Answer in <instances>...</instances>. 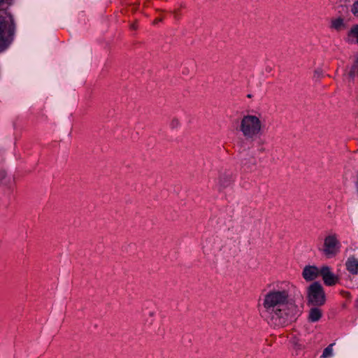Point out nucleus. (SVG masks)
Segmentation results:
<instances>
[{
    "mask_svg": "<svg viewBox=\"0 0 358 358\" xmlns=\"http://www.w3.org/2000/svg\"><path fill=\"white\" fill-rule=\"evenodd\" d=\"M268 287L262 298V314L265 319L278 327L294 320L299 313L295 301L296 287L287 280H277Z\"/></svg>",
    "mask_w": 358,
    "mask_h": 358,
    "instance_id": "obj_1",
    "label": "nucleus"
},
{
    "mask_svg": "<svg viewBox=\"0 0 358 358\" xmlns=\"http://www.w3.org/2000/svg\"><path fill=\"white\" fill-rule=\"evenodd\" d=\"M264 128V122L261 114H247L240 119L236 130L246 141H253L262 134Z\"/></svg>",
    "mask_w": 358,
    "mask_h": 358,
    "instance_id": "obj_2",
    "label": "nucleus"
},
{
    "mask_svg": "<svg viewBox=\"0 0 358 358\" xmlns=\"http://www.w3.org/2000/svg\"><path fill=\"white\" fill-rule=\"evenodd\" d=\"M308 303L314 306H322L326 302V295L322 285L313 282L307 287Z\"/></svg>",
    "mask_w": 358,
    "mask_h": 358,
    "instance_id": "obj_3",
    "label": "nucleus"
},
{
    "mask_svg": "<svg viewBox=\"0 0 358 358\" xmlns=\"http://www.w3.org/2000/svg\"><path fill=\"white\" fill-rule=\"evenodd\" d=\"M11 21L10 16L0 15V50L7 47L8 37L13 33Z\"/></svg>",
    "mask_w": 358,
    "mask_h": 358,
    "instance_id": "obj_4",
    "label": "nucleus"
},
{
    "mask_svg": "<svg viewBox=\"0 0 358 358\" xmlns=\"http://www.w3.org/2000/svg\"><path fill=\"white\" fill-rule=\"evenodd\" d=\"M340 250V242L336 234L329 235L324 240L322 252L327 258L335 257Z\"/></svg>",
    "mask_w": 358,
    "mask_h": 358,
    "instance_id": "obj_5",
    "label": "nucleus"
},
{
    "mask_svg": "<svg viewBox=\"0 0 358 358\" xmlns=\"http://www.w3.org/2000/svg\"><path fill=\"white\" fill-rule=\"evenodd\" d=\"M225 243L226 241L221 237L212 236L206 241L203 248L208 252L215 255L223 250Z\"/></svg>",
    "mask_w": 358,
    "mask_h": 358,
    "instance_id": "obj_6",
    "label": "nucleus"
},
{
    "mask_svg": "<svg viewBox=\"0 0 358 358\" xmlns=\"http://www.w3.org/2000/svg\"><path fill=\"white\" fill-rule=\"evenodd\" d=\"M320 275L324 283L327 286H333L338 281V276L331 271L328 266H323L320 268Z\"/></svg>",
    "mask_w": 358,
    "mask_h": 358,
    "instance_id": "obj_7",
    "label": "nucleus"
},
{
    "mask_svg": "<svg viewBox=\"0 0 358 358\" xmlns=\"http://www.w3.org/2000/svg\"><path fill=\"white\" fill-rule=\"evenodd\" d=\"M320 275V268L315 266H306L303 270L302 275L306 281H312Z\"/></svg>",
    "mask_w": 358,
    "mask_h": 358,
    "instance_id": "obj_8",
    "label": "nucleus"
},
{
    "mask_svg": "<svg viewBox=\"0 0 358 358\" xmlns=\"http://www.w3.org/2000/svg\"><path fill=\"white\" fill-rule=\"evenodd\" d=\"M345 268L352 275L358 274V259L355 256H350L345 262Z\"/></svg>",
    "mask_w": 358,
    "mask_h": 358,
    "instance_id": "obj_9",
    "label": "nucleus"
},
{
    "mask_svg": "<svg viewBox=\"0 0 358 358\" xmlns=\"http://www.w3.org/2000/svg\"><path fill=\"white\" fill-rule=\"evenodd\" d=\"M322 310L318 306H315L310 309L308 320L310 322H316L322 318Z\"/></svg>",
    "mask_w": 358,
    "mask_h": 358,
    "instance_id": "obj_10",
    "label": "nucleus"
},
{
    "mask_svg": "<svg viewBox=\"0 0 358 358\" xmlns=\"http://www.w3.org/2000/svg\"><path fill=\"white\" fill-rule=\"evenodd\" d=\"M346 41L349 43L358 44V24L352 26L347 34Z\"/></svg>",
    "mask_w": 358,
    "mask_h": 358,
    "instance_id": "obj_11",
    "label": "nucleus"
},
{
    "mask_svg": "<svg viewBox=\"0 0 358 358\" xmlns=\"http://www.w3.org/2000/svg\"><path fill=\"white\" fill-rule=\"evenodd\" d=\"M346 24L345 23L344 19L339 17L336 18H333L330 22V28L334 29L337 31H340L344 29H345Z\"/></svg>",
    "mask_w": 358,
    "mask_h": 358,
    "instance_id": "obj_12",
    "label": "nucleus"
},
{
    "mask_svg": "<svg viewBox=\"0 0 358 358\" xmlns=\"http://www.w3.org/2000/svg\"><path fill=\"white\" fill-rule=\"evenodd\" d=\"M232 179L229 175H220L218 178V184L220 188H225L231 184Z\"/></svg>",
    "mask_w": 358,
    "mask_h": 358,
    "instance_id": "obj_13",
    "label": "nucleus"
},
{
    "mask_svg": "<svg viewBox=\"0 0 358 358\" xmlns=\"http://www.w3.org/2000/svg\"><path fill=\"white\" fill-rule=\"evenodd\" d=\"M335 345V343H331L322 352V355H321V358H329L331 357L334 355L333 351V347Z\"/></svg>",
    "mask_w": 358,
    "mask_h": 358,
    "instance_id": "obj_14",
    "label": "nucleus"
},
{
    "mask_svg": "<svg viewBox=\"0 0 358 358\" xmlns=\"http://www.w3.org/2000/svg\"><path fill=\"white\" fill-rule=\"evenodd\" d=\"M243 168L248 171H252L256 169V162L254 159H252L251 162L248 161L243 162Z\"/></svg>",
    "mask_w": 358,
    "mask_h": 358,
    "instance_id": "obj_15",
    "label": "nucleus"
},
{
    "mask_svg": "<svg viewBox=\"0 0 358 358\" xmlns=\"http://www.w3.org/2000/svg\"><path fill=\"white\" fill-rule=\"evenodd\" d=\"M290 343L292 344V346L296 350H301L303 348V343H301L299 341V339L296 337H293L290 340Z\"/></svg>",
    "mask_w": 358,
    "mask_h": 358,
    "instance_id": "obj_16",
    "label": "nucleus"
},
{
    "mask_svg": "<svg viewBox=\"0 0 358 358\" xmlns=\"http://www.w3.org/2000/svg\"><path fill=\"white\" fill-rule=\"evenodd\" d=\"M350 11L355 17H358V0L354 1L351 5Z\"/></svg>",
    "mask_w": 358,
    "mask_h": 358,
    "instance_id": "obj_17",
    "label": "nucleus"
},
{
    "mask_svg": "<svg viewBox=\"0 0 358 358\" xmlns=\"http://www.w3.org/2000/svg\"><path fill=\"white\" fill-rule=\"evenodd\" d=\"M357 73H358V61H357L356 63L352 66L349 75L352 78H354Z\"/></svg>",
    "mask_w": 358,
    "mask_h": 358,
    "instance_id": "obj_18",
    "label": "nucleus"
},
{
    "mask_svg": "<svg viewBox=\"0 0 358 358\" xmlns=\"http://www.w3.org/2000/svg\"><path fill=\"white\" fill-rule=\"evenodd\" d=\"M178 124H179V121H178V120H177V119H174V120H172V122H171V125H172L173 127H176V126H178Z\"/></svg>",
    "mask_w": 358,
    "mask_h": 358,
    "instance_id": "obj_19",
    "label": "nucleus"
},
{
    "mask_svg": "<svg viewBox=\"0 0 358 358\" xmlns=\"http://www.w3.org/2000/svg\"><path fill=\"white\" fill-rule=\"evenodd\" d=\"M355 307L358 309V299L355 301Z\"/></svg>",
    "mask_w": 358,
    "mask_h": 358,
    "instance_id": "obj_20",
    "label": "nucleus"
},
{
    "mask_svg": "<svg viewBox=\"0 0 358 358\" xmlns=\"http://www.w3.org/2000/svg\"><path fill=\"white\" fill-rule=\"evenodd\" d=\"M150 316H154L155 313L154 312H151V313H150Z\"/></svg>",
    "mask_w": 358,
    "mask_h": 358,
    "instance_id": "obj_21",
    "label": "nucleus"
},
{
    "mask_svg": "<svg viewBox=\"0 0 358 358\" xmlns=\"http://www.w3.org/2000/svg\"><path fill=\"white\" fill-rule=\"evenodd\" d=\"M3 1H4V0H0V3H1V2H3Z\"/></svg>",
    "mask_w": 358,
    "mask_h": 358,
    "instance_id": "obj_22",
    "label": "nucleus"
},
{
    "mask_svg": "<svg viewBox=\"0 0 358 358\" xmlns=\"http://www.w3.org/2000/svg\"><path fill=\"white\" fill-rule=\"evenodd\" d=\"M357 191H358V183H357Z\"/></svg>",
    "mask_w": 358,
    "mask_h": 358,
    "instance_id": "obj_23",
    "label": "nucleus"
}]
</instances>
